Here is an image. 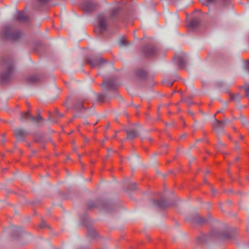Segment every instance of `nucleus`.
Listing matches in <instances>:
<instances>
[{
	"label": "nucleus",
	"instance_id": "14",
	"mask_svg": "<svg viewBox=\"0 0 249 249\" xmlns=\"http://www.w3.org/2000/svg\"><path fill=\"white\" fill-rule=\"evenodd\" d=\"M225 147V144L222 142L220 140H218V143L215 145V148L218 151H220L222 148Z\"/></svg>",
	"mask_w": 249,
	"mask_h": 249
},
{
	"label": "nucleus",
	"instance_id": "15",
	"mask_svg": "<svg viewBox=\"0 0 249 249\" xmlns=\"http://www.w3.org/2000/svg\"><path fill=\"white\" fill-rule=\"evenodd\" d=\"M18 20H24L26 19V16L23 12H19L17 16Z\"/></svg>",
	"mask_w": 249,
	"mask_h": 249
},
{
	"label": "nucleus",
	"instance_id": "33",
	"mask_svg": "<svg viewBox=\"0 0 249 249\" xmlns=\"http://www.w3.org/2000/svg\"><path fill=\"white\" fill-rule=\"evenodd\" d=\"M247 128L248 129V130H249V124H247Z\"/></svg>",
	"mask_w": 249,
	"mask_h": 249
},
{
	"label": "nucleus",
	"instance_id": "22",
	"mask_svg": "<svg viewBox=\"0 0 249 249\" xmlns=\"http://www.w3.org/2000/svg\"><path fill=\"white\" fill-rule=\"evenodd\" d=\"M241 98V97H240L239 94H236L232 96V100L234 101H238Z\"/></svg>",
	"mask_w": 249,
	"mask_h": 249
},
{
	"label": "nucleus",
	"instance_id": "12",
	"mask_svg": "<svg viewBox=\"0 0 249 249\" xmlns=\"http://www.w3.org/2000/svg\"><path fill=\"white\" fill-rule=\"evenodd\" d=\"M217 0H201V3L203 5L207 6H210L214 4Z\"/></svg>",
	"mask_w": 249,
	"mask_h": 249
},
{
	"label": "nucleus",
	"instance_id": "31",
	"mask_svg": "<svg viewBox=\"0 0 249 249\" xmlns=\"http://www.w3.org/2000/svg\"><path fill=\"white\" fill-rule=\"evenodd\" d=\"M49 121H51L52 122H55V123H56L57 121V120H53L51 119V117H49Z\"/></svg>",
	"mask_w": 249,
	"mask_h": 249
},
{
	"label": "nucleus",
	"instance_id": "20",
	"mask_svg": "<svg viewBox=\"0 0 249 249\" xmlns=\"http://www.w3.org/2000/svg\"><path fill=\"white\" fill-rule=\"evenodd\" d=\"M87 6L89 7V10H92V9L94 8V7H95V4L92 3V2H88L87 3Z\"/></svg>",
	"mask_w": 249,
	"mask_h": 249
},
{
	"label": "nucleus",
	"instance_id": "4",
	"mask_svg": "<svg viewBox=\"0 0 249 249\" xmlns=\"http://www.w3.org/2000/svg\"><path fill=\"white\" fill-rule=\"evenodd\" d=\"M87 61H88L89 64L92 67H95L97 66H99L100 64L103 62V59L102 58L99 57L98 58H89L87 59Z\"/></svg>",
	"mask_w": 249,
	"mask_h": 249
},
{
	"label": "nucleus",
	"instance_id": "37",
	"mask_svg": "<svg viewBox=\"0 0 249 249\" xmlns=\"http://www.w3.org/2000/svg\"><path fill=\"white\" fill-rule=\"evenodd\" d=\"M172 85V83L170 84V86H171Z\"/></svg>",
	"mask_w": 249,
	"mask_h": 249
},
{
	"label": "nucleus",
	"instance_id": "18",
	"mask_svg": "<svg viewBox=\"0 0 249 249\" xmlns=\"http://www.w3.org/2000/svg\"><path fill=\"white\" fill-rule=\"evenodd\" d=\"M240 121H241V124L244 126L246 125L247 124H248L249 123L247 121V120L245 119L244 117H241L239 118Z\"/></svg>",
	"mask_w": 249,
	"mask_h": 249
},
{
	"label": "nucleus",
	"instance_id": "29",
	"mask_svg": "<svg viewBox=\"0 0 249 249\" xmlns=\"http://www.w3.org/2000/svg\"><path fill=\"white\" fill-rule=\"evenodd\" d=\"M136 189V185L135 183L131 184V190H134Z\"/></svg>",
	"mask_w": 249,
	"mask_h": 249
},
{
	"label": "nucleus",
	"instance_id": "26",
	"mask_svg": "<svg viewBox=\"0 0 249 249\" xmlns=\"http://www.w3.org/2000/svg\"><path fill=\"white\" fill-rule=\"evenodd\" d=\"M220 122H224V124H229L230 123V120H229V119H226L224 121H220Z\"/></svg>",
	"mask_w": 249,
	"mask_h": 249
},
{
	"label": "nucleus",
	"instance_id": "19",
	"mask_svg": "<svg viewBox=\"0 0 249 249\" xmlns=\"http://www.w3.org/2000/svg\"><path fill=\"white\" fill-rule=\"evenodd\" d=\"M137 74L140 77H144V76H145V72L141 70L138 71H137Z\"/></svg>",
	"mask_w": 249,
	"mask_h": 249
},
{
	"label": "nucleus",
	"instance_id": "10",
	"mask_svg": "<svg viewBox=\"0 0 249 249\" xmlns=\"http://www.w3.org/2000/svg\"><path fill=\"white\" fill-rule=\"evenodd\" d=\"M127 139L131 140L137 136V132L135 130H127Z\"/></svg>",
	"mask_w": 249,
	"mask_h": 249
},
{
	"label": "nucleus",
	"instance_id": "27",
	"mask_svg": "<svg viewBox=\"0 0 249 249\" xmlns=\"http://www.w3.org/2000/svg\"><path fill=\"white\" fill-rule=\"evenodd\" d=\"M38 2L41 3H46L49 0H37Z\"/></svg>",
	"mask_w": 249,
	"mask_h": 249
},
{
	"label": "nucleus",
	"instance_id": "25",
	"mask_svg": "<svg viewBox=\"0 0 249 249\" xmlns=\"http://www.w3.org/2000/svg\"><path fill=\"white\" fill-rule=\"evenodd\" d=\"M40 228H44L46 226V223L44 221H42L41 222V224H40Z\"/></svg>",
	"mask_w": 249,
	"mask_h": 249
},
{
	"label": "nucleus",
	"instance_id": "39",
	"mask_svg": "<svg viewBox=\"0 0 249 249\" xmlns=\"http://www.w3.org/2000/svg\"><path fill=\"white\" fill-rule=\"evenodd\" d=\"M248 71H249V69H248Z\"/></svg>",
	"mask_w": 249,
	"mask_h": 249
},
{
	"label": "nucleus",
	"instance_id": "23",
	"mask_svg": "<svg viewBox=\"0 0 249 249\" xmlns=\"http://www.w3.org/2000/svg\"><path fill=\"white\" fill-rule=\"evenodd\" d=\"M37 80V78L36 76H33L31 77H30V81L32 82H36Z\"/></svg>",
	"mask_w": 249,
	"mask_h": 249
},
{
	"label": "nucleus",
	"instance_id": "3",
	"mask_svg": "<svg viewBox=\"0 0 249 249\" xmlns=\"http://www.w3.org/2000/svg\"><path fill=\"white\" fill-rule=\"evenodd\" d=\"M225 125L226 124H224V122H221L220 121L216 119H215L214 123H213V129L218 133L222 132Z\"/></svg>",
	"mask_w": 249,
	"mask_h": 249
},
{
	"label": "nucleus",
	"instance_id": "35",
	"mask_svg": "<svg viewBox=\"0 0 249 249\" xmlns=\"http://www.w3.org/2000/svg\"><path fill=\"white\" fill-rule=\"evenodd\" d=\"M114 138L116 137V134H115V135H114Z\"/></svg>",
	"mask_w": 249,
	"mask_h": 249
},
{
	"label": "nucleus",
	"instance_id": "5",
	"mask_svg": "<svg viewBox=\"0 0 249 249\" xmlns=\"http://www.w3.org/2000/svg\"><path fill=\"white\" fill-rule=\"evenodd\" d=\"M14 134L18 140H21L27 135V132L23 129L18 128L14 130Z\"/></svg>",
	"mask_w": 249,
	"mask_h": 249
},
{
	"label": "nucleus",
	"instance_id": "11",
	"mask_svg": "<svg viewBox=\"0 0 249 249\" xmlns=\"http://www.w3.org/2000/svg\"><path fill=\"white\" fill-rule=\"evenodd\" d=\"M30 120H31V121L36 123V124H38L40 122L43 121L42 117L39 115L38 116H37V117H35L33 116H30Z\"/></svg>",
	"mask_w": 249,
	"mask_h": 249
},
{
	"label": "nucleus",
	"instance_id": "13",
	"mask_svg": "<svg viewBox=\"0 0 249 249\" xmlns=\"http://www.w3.org/2000/svg\"><path fill=\"white\" fill-rule=\"evenodd\" d=\"M30 116H32L29 112L21 113L20 121L24 122L25 120H30Z\"/></svg>",
	"mask_w": 249,
	"mask_h": 249
},
{
	"label": "nucleus",
	"instance_id": "28",
	"mask_svg": "<svg viewBox=\"0 0 249 249\" xmlns=\"http://www.w3.org/2000/svg\"><path fill=\"white\" fill-rule=\"evenodd\" d=\"M57 115H58L59 117L62 118L63 117V114L60 113L57 110H56Z\"/></svg>",
	"mask_w": 249,
	"mask_h": 249
},
{
	"label": "nucleus",
	"instance_id": "38",
	"mask_svg": "<svg viewBox=\"0 0 249 249\" xmlns=\"http://www.w3.org/2000/svg\"><path fill=\"white\" fill-rule=\"evenodd\" d=\"M241 138L243 139V136L241 137Z\"/></svg>",
	"mask_w": 249,
	"mask_h": 249
},
{
	"label": "nucleus",
	"instance_id": "7",
	"mask_svg": "<svg viewBox=\"0 0 249 249\" xmlns=\"http://www.w3.org/2000/svg\"><path fill=\"white\" fill-rule=\"evenodd\" d=\"M166 18L169 21H172L174 20H178L179 17L177 13L171 14L168 12V13H167Z\"/></svg>",
	"mask_w": 249,
	"mask_h": 249
},
{
	"label": "nucleus",
	"instance_id": "2",
	"mask_svg": "<svg viewBox=\"0 0 249 249\" xmlns=\"http://www.w3.org/2000/svg\"><path fill=\"white\" fill-rule=\"evenodd\" d=\"M97 17H98L99 29H100L101 32H102L106 30L107 27V18L102 14L99 15Z\"/></svg>",
	"mask_w": 249,
	"mask_h": 249
},
{
	"label": "nucleus",
	"instance_id": "1",
	"mask_svg": "<svg viewBox=\"0 0 249 249\" xmlns=\"http://www.w3.org/2000/svg\"><path fill=\"white\" fill-rule=\"evenodd\" d=\"M3 35L5 38L10 40H16L19 37L20 32L15 31L12 28L7 27L4 30Z\"/></svg>",
	"mask_w": 249,
	"mask_h": 249
},
{
	"label": "nucleus",
	"instance_id": "30",
	"mask_svg": "<svg viewBox=\"0 0 249 249\" xmlns=\"http://www.w3.org/2000/svg\"><path fill=\"white\" fill-rule=\"evenodd\" d=\"M196 20H192V21H191V25L192 26H195L196 24Z\"/></svg>",
	"mask_w": 249,
	"mask_h": 249
},
{
	"label": "nucleus",
	"instance_id": "34",
	"mask_svg": "<svg viewBox=\"0 0 249 249\" xmlns=\"http://www.w3.org/2000/svg\"><path fill=\"white\" fill-rule=\"evenodd\" d=\"M221 112V110H219V111H218V112H217V113H220Z\"/></svg>",
	"mask_w": 249,
	"mask_h": 249
},
{
	"label": "nucleus",
	"instance_id": "6",
	"mask_svg": "<svg viewBox=\"0 0 249 249\" xmlns=\"http://www.w3.org/2000/svg\"><path fill=\"white\" fill-rule=\"evenodd\" d=\"M146 54L149 56L154 55L156 53V49L152 46H147L145 51Z\"/></svg>",
	"mask_w": 249,
	"mask_h": 249
},
{
	"label": "nucleus",
	"instance_id": "9",
	"mask_svg": "<svg viewBox=\"0 0 249 249\" xmlns=\"http://www.w3.org/2000/svg\"><path fill=\"white\" fill-rule=\"evenodd\" d=\"M153 203H154V205L160 208H164L167 206L165 200H154Z\"/></svg>",
	"mask_w": 249,
	"mask_h": 249
},
{
	"label": "nucleus",
	"instance_id": "21",
	"mask_svg": "<svg viewBox=\"0 0 249 249\" xmlns=\"http://www.w3.org/2000/svg\"><path fill=\"white\" fill-rule=\"evenodd\" d=\"M118 10L119 9L118 8H115L114 10H113L112 11H111V17L113 18L115 17V16L116 15L117 12H118Z\"/></svg>",
	"mask_w": 249,
	"mask_h": 249
},
{
	"label": "nucleus",
	"instance_id": "36",
	"mask_svg": "<svg viewBox=\"0 0 249 249\" xmlns=\"http://www.w3.org/2000/svg\"><path fill=\"white\" fill-rule=\"evenodd\" d=\"M1 142H4V140H3V139L1 140Z\"/></svg>",
	"mask_w": 249,
	"mask_h": 249
},
{
	"label": "nucleus",
	"instance_id": "32",
	"mask_svg": "<svg viewBox=\"0 0 249 249\" xmlns=\"http://www.w3.org/2000/svg\"><path fill=\"white\" fill-rule=\"evenodd\" d=\"M7 76L5 77V76H3V75H1V79H2L3 81L7 79Z\"/></svg>",
	"mask_w": 249,
	"mask_h": 249
},
{
	"label": "nucleus",
	"instance_id": "24",
	"mask_svg": "<svg viewBox=\"0 0 249 249\" xmlns=\"http://www.w3.org/2000/svg\"><path fill=\"white\" fill-rule=\"evenodd\" d=\"M120 45L121 46L126 45V42H125V41L124 40L121 39L120 40Z\"/></svg>",
	"mask_w": 249,
	"mask_h": 249
},
{
	"label": "nucleus",
	"instance_id": "16",
	"mask_svg": "<svg viewBox=\"0 0 249 249\" xmlns=\"http://www.w3.org/2000/svg\"><path fill=\"white\" fill-rule=\"evenodd\" d=\"M245 90L246 97L249 99V83L245 84Z\"/></svg>",
	"mask_w": 249,
	"mask_h": 249
},
{
	"label": "nucleus",
	"instance_id": "8",
	"mask_svg": "<svg viewBox=\"0 0 249 249\" xmlns=\"http://www.w3.org/2000/svg\"><path fill=\"white\" fill-rule=\"evenodd\" d=\"M192 222L194 223L201 224L206 222V219L200 216V215H198L196 214V216H195L194 219H193Z\"/></svg>",
	"mask_w": 249,
	"mask_h": 249
},
{
	"label": "nucleus",
	"instance_id": "17",
	"mask_svg": "<svg viewBox=\"0 0 249 249\" xmlns=\"http://www.w3.org/2000/svg\"><path fill=\"white\" fill-rule=\"evenodd\" d=\"M104 85H105L106 87L108 89H113V82L111 81H109L107 82L104 83Z\"/></svg>",
	"mask_w": 249,
	"mask_h": 249
}]
</instances>
